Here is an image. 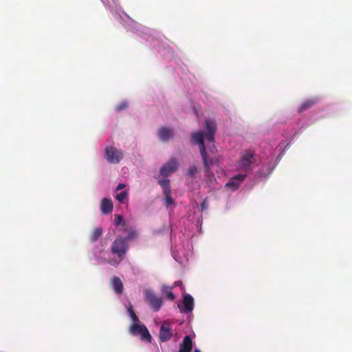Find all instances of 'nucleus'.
<instances>
[{
    "label": "nucleus",
    "instance_id": "nucleus-1",
    "mask_svg": "<svg viewBox=\"0 0 352 352\" xmlns=\"http://www.w3.org/2000/svg\"><path fill=\"white\" fill-rule=\"evenodd\" d=\"M204 124L205 129L204 133H192L191 134V142L192 144L199 146L200 155L201 156L204 167L206 182L210 186L214 184L216 178L211 170H209L208 155L204 144V136H205L208 143H213L214 141V134L217 131V124L214 121L211 120H206Z\"/></svg>",
    "mask_w": 352,
    "mask_h": 352
},
{
    "label": "nucleus",
    "instance_id": "nucleus-2",
    "mask_svg": "<svg viewBox=\"0 0 352 352\" xmlns=\"http://www.w3.org/2000/svg\"><path fill=\"white\" fill-rule=\"evenodd\" d=\"M129 238V236L127 238L118 236L112 243L111 251L112 254L117 255L120 260L123 259L128 250L127 239Z\"/></svg>",
    "mask_w": 352,
    "mask_h": 352
},
{
    "label": "nucleus",
    "instance_id": "nucleus-3",
    "mask_svg": "<svg viewBox=\"0 0 352 352\" xmlns=\"http://www.w3.org/2000/svg\"><path fill=\"white\" fill-rule=\"evenodd\" d=\"M129 333L133 336H140L142 340H145L148 342L151 341L152 338L146 327L144 324H140V322H136L131 325Z\"/></svg>",
    "mask_w": 352,
    "mask_h": 352
},
{
    "label": "nucleus",
    "instance_id": "nucleus-4",
    "mask_svg": "<svg viewBox=\"0 0 352 352\" xmlns=\"http://www.w3.org/2000/svg\"><path fill=\"white\" fill-rule=\"evenodd\" d=\"M144 293L147 302L150 305L153 311H158L162 306V299L157 297L153 292L150 289L145 290Z\"/></svg>",
    "mask_w": 352,
    "mask_h": 352
},
{
    "label": "nucleus",
    "instance_id": "nucleus-5",
    "mask_svg": "<svg viewBox=\"0 0 352 352\" xmlns=\"http://www.w3.org/2000/svg\"><path fill=\"white\" fill-rule=\"evenodd\" d=\"M178 168V163L175 157H171L170 160L164 164L160 169L161 176L166 177L175 173Z\"/></svg>",
    "mask_w": 352,
    "mask_h": 352
},
{
    "label": "nucleus",
    "instance_id": "nucleus-6",
    "mask_svg": "<svg viewBox=\"0 0 352 352\" xmlns=\"http://www.w3.org/2000/svg\"><path fill=\"white\" fill-rule=\"evenodd\" d=\"M105 157L109 162L117 164L122 158L123 154L117 148L113 146H109L106 148Z\"/></svg>",
    "mask_w": 352,
    "mask_h": 352
},
{
    "label": "nucleus",
    "instance_id": "nucleus-7",
    "mask_svg": "<svg viewBox=\"0 0 352 352\" xmlns=\"http://www.w3.org/2000/svg\"><path fill=\"white\" fill-rule=\"evenodd\" d=\"M173 336L172 327L170 323L164 322L161 327L159 338L161 342H166L170 340Z\"/></svg>",
    "mask_w": 352,
    "mask_h": 352
},
{
    "label": "nucleus",
    "instance_id": "nucleus-8",
    "mask_svg": "<svg viewBox=\"0 0 352 352\" xmlns=\"http://www.w3.org/2000/svg\"><path fill=\"white\" fill-rule=\"evenodd\" d=\"M255 162L254 153L252 151H247L241 157L239 166L243 169L248 168Z\"/></svg>",
    "mask_w": 352,
    "mask_h": 352
},
{
    "label": "nucleus",
    "instance_id": "nucleus-9",
    "mask_svg": "<svg viewBox=\"0 0 352 352\" xmlns=\"http://www.w3.org/2000/svg\"><path fill=\"white\" fill-rule=\"evenodd\" d=\"M159 138L162 142H167L173 136V130L169 128L162 126L157 131Z\"/></svg>",
    "mask_w": 352,
    "mask_h": 352
},
{
    "label": "nucleus",
    "instance_id": "nucleus-10",
    "mask_svg": "<svg viewBox=\"0 0 352 352\" xmlns=\"http://www.w3.org/2000/svg\"><path fill=\"white\" fill-rule=\"evenodd\" d=\"M192 349V341L189 336H186L180 344L179 352H191Z\"/></svg>",
    "mask_w": 352,
    "mask_h": 352
},
{
    "label": "nucleus",
    "instance_id": "nucleus-11",
    "mask_svg": "<svg viewBox=\"0 0 352 352\" xmlns=\"http://www.w3.org/2000/svg\"><path fill=\"white\" fill-rule=\"evenodd\" d=\"M111 285L116 294H121L123 292V284L121 279L119 277H113L111 279Z\"/></svg>",
    "mask_w": 352,
    "mask_h": 352
},
{
    "label": "nucleus",
    "instance_id": "nucleus-12",
    "mask_svg": "<svg viewBox=\"0 0 352 352\" xmlns=\"http://www.w3.org/2000/svg\"><path fill=\"white\" fill-rule=\"evenodd\" d=\"M184 311L190 312L194 308V299L190 294H185L183 299Z\"/></svg>",
    "mask_w": 352,
    "mask_h": 352
},
{
    "label": "nucleus",
    "instance_id": "nucleus-13",
    "mask_svg": "<svg viewBox=\"0 0 352 352\" xmlns=\"http://www.w3.org/2000/svg\"><path fill=\"white\" fill-rule=\"evenodd\" d=\"M100 210L102 214H107L113 210V202L110 199L103 198L101 201Z\"/></svg>",
    "mask_w": 352,
    "mask_h": 352
},
{
    "label": "nucleus",
    "instance_id": "nucleus-14",
    "mask_svg": "<svg viewBox=\"0 0 352 352\" xmlns=\"http://www.w3.org/2000/svg\"><path fill=\"white\" fill-rule=\"evenodd\" d=\"M316 102V100L314 99H309L305 101H304L301 105L298 107V112L302 113L309 109H310L311 107H313L315 103Z\"/></svg>",
    "mask_w": 352,
    "mask_h": 352
},
{
    "label": "nucleus",
    "instance_id": "nucleus-15",
    "mask_svg": "<svg viewBox=\"0 0 352 352\" xmlns=\"http://www.w3.org/2000/svg\"><path fill=\"white\" fill-rule=\"evenodd\" d=\"M102 229L100 227L94 228L89 236V240L91 242H95L98 240V239L102 236Z\"/></svg>",
    "mask_w": 352,
    "mask_h": 352
},
{
    "label": "nucleus",
    "instance_id": "nucleus-16",
    "mask_svg": "<svg viewBox=\"0 0 352 352\" xmlns=\"http://www.w3.org/2000/svg\"><path fill=\"white\" fill-rule=\"evenodd\" d=\"M158 184L162 188L164 193H166V192L168 193V192H171L169 179H160V180H158Z\"/></svg>",
    "mask_w": 352,
    "mask_h": 352
},
{
    "label": "nucleus",
    "instance_id": "nucleus-17",
    "mask_svg": "<svg viewBox=\"0 0 352 352\" xmlns=\"http://www.w3.org/2000/svg\"><path fill=\"white\" fill-rule=\"evenodd\" d=\"M172 289L173 287L168 286H163L162 287L163 294L170 300H173L175 298L174 294L171 292Z\"/></svg>",
    "mask_w": 352,
    "mask_h": 352
},
{
    "label": "nucleus",
    "instance_id": "nucleus-18",
    "mask_svg": "<svg viewBox=\"0 0 352 352\" xmlns=\"http://www.w3.org/2000/svg\"><path fill=\"white\" fill-rule=\"evenodd\" d=\"M164 196H165V204L167 207H168L169 206L173 204L174 203V200L173 199V198L171 197V192H166V193H164Z\"/></svg>",
    "mask_w": 352,
    "mask_h": 352
},
{
    "label": "nucleus",
    "instance_id": "nucleus-19",
    "mask_svg": "<svg viewBox=\"0 0 352 352\" xmlns=\"http://www.w3.org/2000/svg\"><path fill=\"white\" fill-rule=\"evenodd\" d=\"M239 182H236L234 179L232 178L227 184L226 186L232 188L234 190L236 189L239 186Z\"/></svg>",
    "mask_w": 352,
    "mask_h": 352
},
{
    "label": "nucleus",
    "instance_id": "nucleus-20",
    "mask_svg": "<svg viewBox=\"0 0 352 352\" xmlns=\"http://www.w3.org/2000/svg\"><path fill=\"white\" fill-rule=\"evenodd\" d=\"M128 311H129V316L131 318L133 323L136 322H140L138 316H136L135 313L134 312L132 307L131 306L129 307V309H128Z\"/></svg>",
    "mask_w": 352,
    "mask_h": 352
},
{
    "label": "nucleus",
    "instance_id": "nucleus-21",
    "mask_svg": "<svg viewBox=\"0 0 352 352\" xmlns=\"http://www.w3.org/2000/svg\"><path fill=\"white\" fill-rule=\"evenodd\" d=\"M127 197V192L126 191H122L120 193L116 195V199L119 202H122L124 199H125Z\"/></svg>",
    "mask_w": 352,
    "mask_h": 352
},
{
    "label": "nucleus",
    "instance_id": "nucleus-22",
    "mask_svg": "<svg viewBox=\"0 0 352 352\" xmlns=\"http://www.w3.org/2000/svg\"><path fill=\"white\" fill-rule=\"evenodd\" d=\"M128 107V102H122L119 104H118L116 107V109L118 112H120L122 110L126 109Z\"/></svg>",
    "mask_w": 352,
    "mask_h": 352
},
{
    "label": "nucleus",
    "instance_id": "nucleus-23",
    "mask_svg": "<svg viewBox=\"0 0 352 352\" xmlns=\"http://www.w3.org/2000/svg\"><path fill=\"white\" fill-rule=\"evenodd\" d=\"M197 173V168L196 166H191L188 170V175L192 177Z\"/></svg>",
    "mask_w": 352,
    "mask_h": 352
},
{
    "label": "nucleus",
    "instance_id": "nucleus-24",
    "mask_svg": "<svg viewBox=\"0 0 352 352\" xmlns=\"http://www.w3.org/2000/svg\"><path fill=\"white\" fill-rule=\"evenodd\" d=\"M123 221V218L121 215L120 214H116L115 215V220H114V222H115V225L116 226L120 225Z\"/></svg>",
    "mask_w": 352,
    "mask_h": 352
},
{
    "label": "nucleus",
    "instance_id": "nucleus-25",
    "mask_svg": "<svg viewBox=\"0 0 352 352\" xmlns=\"http://www.w3.org/2000/svg\"><path fill=\"white\" fill-rule=\"evenodd\" d=\"M246 175H243V174H239L236 176H234V177H232L233 179H234L236 182H239V184L244 180V179L245 178Z\"/></svg>",
    "mask_w": 352,
    "mask_h": 352
},
{
    "label": "nucleus",
    "instance_id": "nucleus-26",
    "mask_svg": "<svg viewBox=\"0 0 352 352\" xmlns=\"http://www.w3.org/2000/svg\"><path fill=\"white\" fill-rule=\"evenodd\" d=\"M208 162L209 164V170H210L211 166L216 163L217 160L214 158H208Z\"/></svg>",
    "mask_w": 352,
    "mask_h": 352
},
{
    "label": "nucleus",
    "instance_id": "nucleus-27",
    "mask_svg": "<svg viewBox=\"0 0 352 352\" xmlns=\"http://www.w3.org/2000/svg\"><path fill=\"white\" fill-rule=\"evenodd\" d=\"M208 201H207V199H205L204 201L202 202V204H201V210H206L208 208Z\"/></svg>",
    "mask_w": 352,
    "mask_h": 352
},
{
    "label": "nucleus",
    "instance_id": "nucleus-28",
    "mask_svg": "<svg viewBox=\"0 0 352 352\" xmlns=\"http://www.w3.org/2000/svg\"><path fill=\"white\" fill-rule=\"evenodd\" d=\"M125 187L124 184H119L118 186L116 187V190H120Z\"/></svg>",
    "mask_w": 352,
    "mask_h": 352
},
{
    "label": "nucleus",
    "instance_id": "nucleus-29",
    "mask_svg": "<svg viewBox=\"0 0 352 352\" xmlns=\"http://www.w3.org/2000/svg\"><path fill=\"white\" fill-rule=\"evenodd\" d=\"M276 165V162H274L272 164V166L270 168V173L275 168Z\"/></svg>",
    "mask_w": 352,
    "mask_h": 352
},
{
    "label": "nucleus",
    "instance_id": "nucleus-30",
    "mask_svg": "<svg viewBox=\"0 0 352 352\" xmlns=\"http://www.w3.org/2000/svg\"><path fill=\"white\" fill-rule=\"evenodd\" d=\"M195 352H201V351L199 350H198V349H195Z\"/></svg>",
    "mask_w": 352,
    "mask_h": 352
},
{
    "label": "nucleus",
    "instance_id": "nucleus-31",
    "mask_svg": "<svg viewBox=\"0 0 352 352\" xmlns=\"http://www.w3.org/2000/svg\"><path fill=\"white\" fill-rule=\"evenodd\" d=\"M175 285H179V283H175Z\"/></svg>",
    "mask_w": 352,
    "mask_h": 352
},
{
    "label": "nucleus",
    "instance_id": "nucleus-32",
    "mask_svg": "<svg viewBox=\"0 0 352 352\" xmlns=\"http://www.w3.org/2000/svg\"><path fill=\"white\" fill-rule=\"evenodd\" d=\"M175 285H179V283H175Z\"/></svg>",
    "mask_w": 352,
    "mask_h": 352
}]
</instances>
